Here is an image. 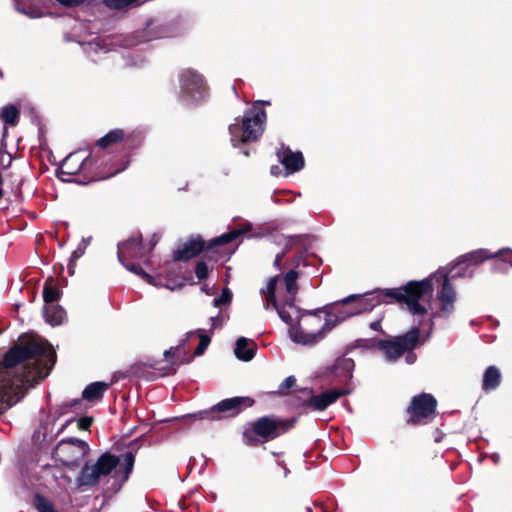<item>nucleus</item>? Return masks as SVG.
I'll use <instances>...</instances> for the list:
<instances>
[{"label": "nucleus", "instance_id": "obj_1", "mask_svg": "<svg viewBox=\"0 0 512 512\" xmlns=\"http://www.w3.org/2000/svg\"><path fill=\"white\" fill-rule=\"evenodd\" d=\"M297 277L295 271H290L283 278H271L266 288L261 290L266 299L264 308L269 309L271 305L276 310L280 319L289 326L287 334L293 343L314 346L331 331L333 323L324 318L322 310L303 312L293 304Z\"/></svg>", "mask_w": 512, "mask_h": 512}, {"label": "nucleus", "instance_id": "obj_2", "mask_svg": "<svg viewBox=\"0 0 512 512\" xmlns=\"http://www.w3.org/2000/svg\"><path fill=\"white\" fill-rule=\"evenodd\" d=\"M54 362L53 347L40 337L12 348L0 365V414L18 401L25 384L47 377Z\"/></svg>", "mask_w": 512, "mask_h": 512}, {"label": "nucleus", "instance_id": "obj_3", "mask_svg": "<svg viewBox=\"0 0 512 512\" xmlns=\"http://www.w3.org/2000/svg\"><path fill=\"white\" fill-rule=\"evenodd\" d=\"M385 296L404 304L406 310L418 318L419 326L427 325L429 330L435 318H448L454 312L457 299L448 275L440 270L423 280L410 281Z\"/></svg>", "mask_w": 512, "mask_h": 512}, {"label": "nucleus", "instance_id": "obj_4", "mask_svg": "<svg viewBox=\"0 0 512 512\" xmlns=\"http://www.w3.org/2000/svg\"><path fill=\"white\" fill-rule=\"evenodd\" d=\"M123 464H120L119 458L105 453L101 455L96 463L86 464L80 474L79 483L81 485H94L98 483L101 477L108 475L115 470L114 476H119L121 481L127 480L134 465V455L127 453L124 456Z\"/></svg>", "mask_w": 512, "mask_h": 512}, {"label": "nucleus", "instance_id": "obj_5", "mask_svg": "<svg viewBox=\"0 0 512 512\" xmlns=\"http://www.w3.org/2000/svg\"><path fill=\"white\" fill-rule=\"evenodd\" d=\"M384 294L373 292L364 295H351L344 300L336 303L324 312V318L332 322L331 330L347 318L362 312L371 310L382 302Z\"/></svg>", "mask_w": 512, "mask_h": 512}, {"label": "nucleus", "instance_id": "obj_6", "mask_svg": "<svg viewBox=\"0 0 512 512\" xmlns=\"http://www.w3.org/2000/svg\"><path fill=\"white\" fill-rule=\"evenodd\" d=\"M266 112L255 105L244 116L241 123L235 122L229 127L231 143L237 147L240 144L255 141L264 131Z\"/></svg>", "mask_w": 512, "mask_h": 512}, {"label": "nucleus", "instance_id": "obj_7", "mask_svg": "<svg viewBox=\"0 0 512 512\" xmlns=\"http://www.w3.org/2000/svg\"><path fill=\"white\" fill-rule=\"evenodd\" d=\"M419 339V329L414 328L408 333L386 341H379L377 347L383 352L387 361H395L406 351L416 347Z\"/></svg>", "mask_w": 512, "mask_h": 512}, {"label": "nucleus", "instance_id": "obj_8", "mask_svg": "<svg viewBox=\"0 0 512 512\" xmlns=\"http://www.w3.org/2000/svg\"><path fill=\"white\" fill-rule=\"evenodd\" d=\"M180 93L187 102H198L207 94V88L202 76L193 70L187 69L180 73Z\"/></svg>", "mask_w": 512, "mask_h": 512}, {"label": "nucleus", "instance_id": "obj_9", "mask_svg": "<svg viewBox=\"0 0 512 512\" xmlns=\"http://www.w3.org/2000/svg\"><path fill=\"white\" fill-rule=\"evenodd\" d=\"M88 444L79 439H67L61 441L55 449L57 460L68 466L78 465L88 454Z\"/></svg>", "mask_w": 512, "mask_h": 512}, {"label": "nucleus", "instance_id": "obj_10", "mask_svg": "<svg viewBox=\"0 0 512 512\" xmlns=\"http://www.w3.org/2000/svg\"><path fill=\"white\" fill-rule=\"evenodd\" d=\"M436 400L430 394H421L414 397L409 409L410 420L421 423L428 420L435 413Z\"/></svg>", "mask_w": 512, "mask_h": 512}, {"label": "nucleus", "instance_id": "obj_11", "mask_svg": "<svg viewBox=\"0 0 512 512\" xmlns=\"http://www.w3.org/2000/svg\"><path fill=\"white\" fill-rule=\"evenodd\" d=\"M490 258H500L512 265V250L504 248L493 254L486 249H478L463 256L465 262L474 265H478Z\"/></svg>", "mask_w": 512, "mask_h": 512}, {"label": "nucleus", "instance_id": "obj_12", "mask_svg": "<svg viewBox=\"0 0 512 512\" xmlns=\"http://www.w3.org/2000/svg\"><path fill=\"white\" fill-rule=\"evenodd\" d=\"M279 162L285 167L286 175L295 173L304 167V159L301 152H293L288 147H281L277 151Z\"/></svg>", "mask_w": 512, "mask_h": 512}, {"label": "nucleus", "instance_id": "obj_13", "mask_svg": "<svg viewBox=\"0 0 512 512\" xmlns=\"http://www.w3.org/2000/svg\"><path fill=\"white\" fill-rule=\"evenodd\" d=\"M252 404L253 400L249 397H234L222 400L213 407V410L226 413L227 416H233L243 408L252 406Z\"/></svg>", "mask_w": 512, "mask_h": 512}, {"label": "nucleus", "instance_id": "obj_14", "mask_svg": "<svg viewBox=\"0 0 512 512\" xmlns=\"http://www.w3.org/2000/svg\"><path fill=\"white\" fill-rule=\"evenodd\" d=\"M204 249V242L199 237L192 238L183 243L175 252L174 259L187 261L198 255Z\"/></svg>", "mask_w": 512, "mask_h": 512}, {"label": "nucleus", "instance_id": "obj_15", "mask_svg": "<svg viewBox=\"0 0 512 512\" xmlns=\"http://www.w3.org/2000/svg\"><path fill=\"white\" fill-rule=\"evenodd\" d=\"M193 334H197L199 339H200V343L198 345V347L196 348L194 354L196 356H200L203 354V352L206 350V348L208 347V345L210 344V336L207 335L204 330H201V329H198L196 331H190L188 334H187V337L186 339L183 340V342L177 346V347H171L170 349L166 350L164 352V356L165 357H169V356H177L178 357V354L180 352V350L183 349L186 341L188 340V338L190 336H192Z\"/></svg>", "mask_w": 512, "mask_h": 512}, {"label": "nucleus", "instance_id": "obj_16", "mask_svg": "<svg viewBox=\"0 0 512 512\" xmlns=\"http://www.w3.org/2000/svg\"><path fill=\"white\" fill-rule=\"evenodd\" d=\"M142 256L140 237H132L118 246V258L121 262L125 258H141Z\"/></svg>", "mask_w": 512, "mask_h": 512}, {"label": "nucleus", "instance_id": "obj_17", "mask_svg": "<svg viewBox=\"0 0 512 512\" xmlns=\"http://www.w3.org/2000/svg\"><path fill=\"white\" fill-rule=\"evenodd\" d=\"M346 392L343 390H329L321 395L312 396L309 399L308 405L314 410H324L327 406L335 402L339 397Z\"/></svg>", "mask_w": 512, "mask_h": 512}, {"label": "nucleus", "instance_id": "obj_18", "mask_svg": "<svg viewBox=\"0 0 512 512\" xmlns=\"http://www.w3.org/2000/svg\"><path fill=\"white\" fill-rule=\"evenodd\" d=\"M278 424L273 419L264 417L254 423V431L263 438H274L278 435Z\"/></svg>", "mask_w": 512, "mask_h": 512}, {"label": "nucleus", "instance_id": "obj_19", "mask_svg": "<svg viewBox=\"0 0 512 512\" xmlns=\"http://www.w3.org/2000/svg\"><path fill=\"white\" fill-rule=\"evenodd\" d=\"M141 273H142V278L147 283H149L150 285H153L155 287H164L169 290H176V289H180L184 285V283L181 279L167 278L165 281H163L161 278L153 277V276L149 275L148 273H146L145 271H141Z\"/></svg>", "mask_w": 512, "mask_h": 512}, {"label": "nucleus", "instance_id": "obj_20", "mask_svg": "<svg viewBox=\"0 0 512 512\" xmlns=\"http://www.w3.org/2000/svg\"><path fill=\"white\" fill-rule=\"evenodd\" d=\"M235 356L242 361H250L255 354L254 344L247 338L241 337L236 342Z\"/></svg>", "mask_w": 512, "mask_h": 512}, {"label": "nucleus", "instance_id": "obj_21", "mask_svg": "<svg viewBox=\"0 0 512 512\" xmlns=\"http://www.w3.org/2000/svg\"><path fill=\"white\" fill-rule=\"evenodd\" d=\"M44 317L52 326L60 325L65 319V311L57 304L45 305Z\"/></svg>", "mask_w": 512, "mask_h": 512}, {"label": "nucleus", "instance_id": "obj_22", "mask_svg": "<svg viewBox=\"0 0 512 512\" xmlns=\"http://www.w3.org/2000/svg\"><path fill=\"white\" fill-rule=\"evenodd\" d=\"M108 388L109 385L105 382H94L84 389L82 396L87 401L98 400Z\"/></svg>", "mask_w": 512, "mask_h": 512}, {"label": "nucleus", "instance_id": "obj_23", "mask_svg": "<svg viewBox=\"0 0 512 512\" xmlns=\"http://www.w3.org/2000/svg\"><path fill=\"white\" fill-rule=\"evenodd\" d=\"M84 160L77 159L76 155L70 154L62 163L60 167L61 174L73 175L76 174L81 166L83 165Z\"/></svg>", "mask_w": 512, "mask_h": 512}, {"label": "nucleus", "instance_id": "obj_24", "mask_svg": "<svg viewBox=\"0 0 512 512\" xmlns=\"http://www.w3.org/2000/svg\"><path fill=\"white\" fill-rule=\"evenodd\" d=\"M500 383V371L490 366L487 368L483 378V388L486 390L495 389Z\"/></svg>", "mask_w": 512, "mask_h": 512}, {"label": "nucleus", "instance_id": "obj_25", "mask_svg": "<svg viewBox=\"0 0 512 512\" xmlns=\"http://www.w3.org/2000/svg\"><path fill=\"white\" fill-rule=\"evenodd\" d=\"M59 296L60 292L55 287L54 280L51 278L48 279L45 282V286L43 289V298L45 301V305L56 304L55 301L59 298Z\"/></svg>", "mask_w": 512, "mask_h": 512}, {"label": "nucleus", "instance_id": "obj_26", "mask_svg": "<svg viewBox=\"0 0 512 512\" xmlns=\"http://www.w3.org/2000/svg\"><path fill=\"white\" fill-rule=\"evenodd\" d=\"M123 131L120 129L112 130L107 133L105 136L100 138L97 142L98 146L101 148H106L114 143H117L123 139Z\"/></svg>", "mask_w": 512, "mask_h": 512}, {"label": "nucleus", "instance_id": "obj_27", "mask_svg": "<svg viewBox=\"0 0 512 512\" xmlns=\"http://www.w3.org/2000/svg\"><path fill=\"white\" fill-rule=\"evenodd\" d=\"M250 227H251L250 224H246L243 229H236L231 232L225 233V234L215 238L211 244L214 246V245L228 243V242L236 239L240 234L248 231L250 229Z\"/></svg>", "mask_w": 512, "mask_h": 512}, {"label": "nucleus", "instance_id": "obj_28", "mask_svg": "<svg viewBox=\"0 0 512 512\" xmlns=\"http://www.w3.org/2000/svg\"><path fill=\"white\" fill-rule=\"evenodd\" d=\"M19 111L14 106H6L0 110V118L6 123L16 125Z\"/></svg>", "mask_w": 512, "mask_h": 512}, {"label": "nucleus", "instance_id": "obj_29", "mask_svg": "<svg viewBox=\"0 0 512 512\" xmlns=\"http://www.w3.org/2000/svg\"><path fill=\"white\" fill-rule=\"evenodd\" d=\"M34 505L39 512H57L54 508V505L49 500L40 495L35 497Z\"/></svg>", "mask_w": 512, "mask_h": 512}, {"label": "nucleus", "instance_id": "obj_30", "mask_svg": "<svg viewBox=\"0 0 512 512\" xmlns=\"http://www.w3.org/2000/svg\"><path fill=\"white\" fill-rule=\"evenodd\" d=\"M140 0H104L106 6L111 9H123L138 4Z\"/></svg>", "mask_w": 512, "mask_h": 512}, {"label": "nucleus", "instance_id": "obj_31", "mask_svg": "<svg viewBox=\"0 0 512 512\" xmlns=\"http://www.w3.org/2000/svg\"><path fill=\"white\" fill-rule=\"evenodd\" d=\"M231 299H232L231 291L229 289L225 288V289H223L221 296L214 299L213 304L215 307H220L222 305H228L231 302Z\"/></svg>", "mask_w": 512, "mask_h": 512}, {"label": "nucleus", "instance_id": "obj_32", "mask_svg": "<svg viewBox=\"0 0 512 512\" xmlns=\"http://www.w3.org/2000/svg\"><path fill=\"white\" fill-rule=\"evenodd\" d=\"M196 276L199 279H204L209 274L208 266L204 262H199L196 266Z\"/></svg>", "mask_w": 512, "mask_h": 512}, {"label": "nucleus", "instance_id": "obj_33", "mask_svg": "<svg viewBox=\"0 0 512 512\" xmlns=\"http://www.w3.org/2000/svg\"><path fill=\"white\" fill-rule=\"evenodd\" d=\"M92 419L89 417H83L77 421V426L81 430H86L90 427Z\"/></svg>", "mask_w": 512, "mask_h": 512}, {"label": "nucleus", "instance_id": "obj_34", "mask_svg": "<svg viewBox=\"0 0 512 512\" xmlns=\"http://www.w3.org/2000/svg\"><path fill=\"white\" fill-rule=\"evenodd\" d=\"M61 5L66 7L77 6L81 4L84 0H57Z\"/></svg>", "mask_w": 512, "mask_h": 512}, {"label": "nucleus", "instance_id": "obj_35", "mask_svg": "<svg viewBox=\"0 0 512 512\" xmlns=\"http://www.w3.org/2000/svg\"><path fill=\"white\" fill-rule=\"evenodd\" d=\"M126 267H127L128 270H130L133 273L138 274L139 276L142 277L141 271H144V270L141 267L136 266V265H129V266H126Z\"/></svg>", "mask_w": 512, "mask_h": 512}, {"label": "nucleus", "instance_id": "obj_36", "mask_svg": "<svg viewBox=\"0 0 512 512\" xmlns=\"http://www.w3.org/2000/svg\"><path fill=\"white\" fill-rule=\"evenodd\" d=\"M295 381H296L295 378L290 376V377L286 378V380L283 383V386L285 388H290L294 385Z\"/></svg>", "mask_w": 512, "mask_h": 512}, {"label": "nucleus", "instance_id": "obj_37", "mask_svg": "<svg viewBox=\"0 0 512 512\" xmlns=\"http://www.w3.org/2000/svg\"><path fill=\"white\" fill-rule=\"evenodd\" d=\"M372 330L379 331L380 330V321L372 322L370 324Z\"/></svg>", "mask_w": 512, "mask_h": 512}, {"label": "nucleus", "instance_id": "obj_38", "mask_svg": "<svg viewBox=\"0 0 512 512\" xmlns=\"http://www.w3.org/2000/svg\"><path fill=\"white\" fill-rule=\"evenodd\" d=\"M90 47L91 49L97 51V50H102V46L99 44V43H96V44H90Z\"/></svg>", "mask_w": 512, "mask_h": 512}, {"label": "nucleus", "instance_id": "obj_39", "mask_svg": "<svg viewBox=\"0 0 512 512\" xmlns=\"http://www.w3.org/2000/svg\"><path fill=\"white\" fill-rule=\"evenodd\" d=\"M406 360L408 363H413L415 361V356L412 354L407 355Z\"/></svg>", "mask_w": 512, "mask_h": 512}, {"label": "nucleus", "instance_id": "obj_40", "mask_svg": "<svg viewBox=\"0 0 512 512\" xmlns=\"http://www.w3.org/2000/svg\"><path fill=\"white\" fill-rule=\"evenodd\" d=\"M211 321H212V329L216 328L218 325V319L215 317H212Z\"/></svg>", "mask_w": 512, "mask_h": 512}, {"label": "nucleus", "instance_id": "obj_41", "mask_svg": "<svg viewBox=\"0 0 512 512\" xmlns=\"http://www.w3.org/2000/svg\"><path fill=\"white\" fill-rule=\"evenodd\" d=\"M81 256V253H78L77 251L73 252L72 259L79 258Z\"/></svg>", "mask_w": 512, "mask_h": 512}, {"label": "nucleus", "instance_id": "obj_42", "mask_svg": "<svg viewBox=\"0 0 512 512\" xmlns=\"http://www.w3.org/2000/svg\"><path fill=\"white\" fill-rule=\"evenodd\" d=\"M342 363L346 366V367H350L351 366V361L350 360H343Z\"/></svg>", "mask_w": 512, "mask_h": 512}, {"label": "nucleus", "instance_id": "obj_43", "mask_svg": "<svg viewBox=\"0 0 512 512\" xmlns=\"http://www.w3.org/2000/svg\"><path fill=\"white\" fill-rule=\"evenodd\" d=\"M276 169H277V167H273V168H272V173H273V174H277Z\"/></svg>", "mask_w": 512, "mask_h": 512}, {"label": "nucleus", "instance_id": "obj_44", "mask_svg": "<svg viewBox=\"0 0 512 512\" xmlns=\"http://www.w3.org/2000/svg\"><path fill=\"white\" fill-rule=\"evenodd\" d=\"M29 16H30L31 18L39 17V15H32V14H29Z\"/></svg>", "mask_w": 512, "mask_h": 512}]
</instances>
